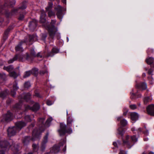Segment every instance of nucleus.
Here are the masks:
<instances>
[{
  "label": "nucleus",
  "instance_id": "obj_24",
  "mask_svg": "<svg viewBox=\"0 0 154 154\" xmlns=\"http://www.w3.org/2000/svg\"><path fill=\"white\" fill-rule=\"evenodd\" d=\"M14 68L12 65H10L8 66H4L3 67L4 69L6 70L9 72H11L13 70Z\"/></svg>",
  "mask_w": 154,
  "mask_h": 154
},
{
  "label": "nucleus",
  "instance_id": "obj_54",
  "mask_svg": "<svg viewBox=\"0 0 154 154\" xmlns=\"http://www.w3.org/2000/svg\"><path fill=\"white\" fill-rule=\"evenodd\" d=\"M11 29L10 28H8L5 32V34L6 35L8 34L9 32L10 31Z\"/></svg>",
  "mask_w": 154,
  "mask_h": 154
},
{
  "label": "nucleus",
  "instance_id": "obj_8",
  "mask_svg": "<svg viewBox=\"0 0 154 154\" xmlns=\"http://www.w3.org/2000/svg\"><path fill=\"white\" fill-rule=\"evenodd\" d=\"M48 133H47L45 136L44 137L42 142L40 149L41 151L42 152L44 151L45 149L46 146V144L48 142Z\"/></svg>",
  "mask_w": 154,
  "mask_h": 154
},
{
  "label": "nucleus",
  "instance_id": "obj_25",
  "mask_svg": "<svg viewBox=\"0 0 154 154\" xmlns=\"http://www.w3.org/2000/svg\"><path fill=\"white\" fill-rule=\"evenodd\" d=\"M20 10L19 9V8L13 9L11 12V14L12 15H16L19 12H20Z\"/></svg>",
  "mask_w": 154,
  "mask_h": 154
},
{
  "label": "nucleus",
  "instance_id": "obj_38",
  "mask_svg": "<svg viewBox=\"0 0 154 154\" xmlns=\"http://www.w3.org/2000/svg\"><path fill=\"white\" fill-rule=\"evenodd\" d=\"M16 55L17 56V59H18L20 61H23V58L25 57V56L24 55Z\"/></svg>",
  "mask_w": 154,
  "mask_h": 154
},
{
  "label": "nucleus",
  "instance_id": "obj_18",
  "mask_svg": "<svg viewBox=\"0 0 154 154\" xmlns=\"http://www.w3.org/2000/svg\"><path fill=\"white\" fill-rule=\"evenodd\" d=\"M12 114L9 111H8L7 113L4 116V118L6 121H11L12 119Z\"/></svg>",
  "mask_w": 154,
  "mask_h": 154
},
{
  "label": "nucleus",
  "instance_id": "obj_17",
  "mask_svg": "<svg viewBox=\"0 0 154 154\" xmlns=\"http://www.w3.org/2000/svg\"><path fill=\"white\" fill-rule=\"evenodd\" d=\"M26 41L21 42L15 47V50L17 51L22 52L23 51V48L22 47L21 45L23 43H26Z\"/></svg>",
  "mask_w": 154,
  "mask_h": 154
},
{
  "label": "nucleus",
  "instance_id": "obj_40",
  "mask_svg": "<svg viewBox=\"0 0 154 154\" xmlns=\"http://www.w3.org/2000/svg\"><path fill=\"white\" fill-rule=\"evenodd\" d=\"M17 59V56L15 55V57L12 59H11L8 61V63H13L14 61L16 60Z\"/></svg>",
  "mask_w": 154,
  "mask_h": 154
},
{
  "label": "nucleus",
  "instance_id": "obj_36",
  "mask_svg": "<svg viewBox=\"0 0 154 154\" xmlns=\"http://www.w3.org/2000/svg\"><path fill=\"white\" fill-rule=\"evenodd\" d=\"M33 117V115L30 116L29 115H26L25 117V120L27 122H30L32 121L31 118Z\"/></svg>",
  "mask_w": 154,
  "mask_h": 154
},
{
  "label": "nucleus",
  "instance_id": "obj_35",
  "mask_svg": "<svg viewBox=\"0 0 154 154\" xmlns=\"http://www.w3.org/2000/svg\"><path fill=\"white\" fill-rule=\"evenodd\" d=\"M152 100V99L150 97H147L144 98L143 101L145 104H146L148 102Z\"/></svg>",
  "mask_w": 154,
  "mask_h": 154
},
{
  "label": "nucleus",
  "instance_id": "obj_22",
  "mask_svg": "<svg viewBox=\"0 0 154 154\" xmlns=\"http://www.w3.org/2000/svg\"><path fill=\"white\" fill-rule=\"evenodd\" d=\"M35 70H36L37 71V69H32L31 70L26 72L24 74L23 78H25L28 77L32 74V72Z\"/></svg>",
  "mask_w": 154,
  "mask_h": 154
},
{
  "label": "nucleus",
  "instance_id": "obj_1",
  "mask_svg": "<svg viewBox=\"0 0 154 154\" xmlns=\"http://www.w3.org/2000/svg\"><path fill=\"white\" fill-rule=\"evenodd\" d=\"M73 119L71 116H67L66 119L67 125L63 123H60V128L58 131L60 136H63L66 133H71L72 130L71 128Z\"/></svg>",
  "mask_w": 154,
  "mask_h": 154
},
{
  "label": "nucleus",
  "instance_id": "obj_11",
  "mask_svg": "<svg viewBox=\"0 0 154 154\" xmlns=\"http://www.w3.org/2000/svg\"><path fill=\"white\" fill-rule=\"evenodd\" d=\"M59 51V49L56 47H54L52 49L51 52L48 53L46 57H52L55 54L58 53Z\"/></svg>",
  "mask_w": 154,
  "mask_h": 154
},
{
  "label": "nucleus",
  "instance_id": "obj_39",
  "mask_svg": "<svg viewBox=\"0 0 154 154\" xmlns=\"http://www.w3.org/2000/svg\"><path fill=\"white\" fill-rule=\"evenodd\" d=\"M47 11L48 12V14L49 17H51L52 16H55V12L51 10L49 11Z\"/></svg>",
  "mask_w": 154,
  "mask_h": 154
},
{
  "label": "nucleus",
  "instance_id": "obj_59",
  "mask_svg": "<svg viewBox=\"0 0 154 154\" xmlns=\"http://www.w3.org/2000/svg\"><path fill=\"white\" fill-rule=\"evenodd\" d=\"M119 154H126L123 150H120Z\"/></svg>",
  "mask_w": 154,
  "mask_h": 154
},
{
  "label": "nucleus",
  "instance_id": "obj_10",
  "mask_svg": "<svg viewBox=\"0 0 154 154\" xmlns=\"http://www.w3.org/2000/svg\"><path fill=\"white\" fill-rule=\"evenodd\" d=\"M55 9L57 11V17L59 19L61 20L63 18L62 7L60 5H58L55 8Z\"/></svg>",
  "mask_w": 154,
  "mask_h": 154
},
{
  "label": "nucleus",
  "instance_id": "obj_58",
  "mask_svg": "<svg viewBox=\"0 0 154 154\" xmlns=\"http://www.w3.org/2000/svg\"><path fill=\"white\" fill-rule=\"evenodd\" d=\"M143 133L145 135H147L149 134L148 131V130H146L145 131H143Z\"/></svg>",
  "mask_w": 154,
  "mask_h": 154
},
{
  "label": "nucleus",
  "instance_id": "obj_53",
  "mask_svg": "<svg viewBox=\"0 0 154 154\" xmlns=\"http://www.w3.org/2000/svg\"><path fill=\"white\" fill-rule=\"evenodd\" d=\"M47 104L49 106L53 104L52 102L49 100H47L46 102Z\"/></svg>",
  "mask_w": 154,
  "mask_h": 154
},
{
  "label": "nucleus",
  "instance_id": "obj_63",
  "mask_svg": "<svg viewBox=\"0 0 154 154\" xmlns=\"http://www.w3.org/2000/svg\"><path fill=\"white\" fill-rule=\"evenodd\" d=\"M62 2L63 3L66 4V0H63Z\"/></svg>",
  "mask_w": 154,
  "mask_h": 154
},
{
  "label": "nucleus",
  "instance_id": "obj_61",
  "mask_svg": "<svg viewBox=\"0 0 154 154\" xmlns=\"http://www.w3.org/2000/svg\"><path fill=\"white\" fill-rule=\"evenodd\" d=\"M30 57L28 54H27L26 57V60H29Z\"/></svg>",
  "mask_w": 154,
  "mask_h": 154
},
{
  "label": "nucleus",
  "instance_id": "obj_4",
  "mask_svg": "<svg viewBox=\"0 0 154 154\" xmlns=\"http://www.w3.org/2000/svg\"><path fill=\"white\" fill-rule=\"evenodd\" d=\"M56 23V20H52L50 25L48 27L50 37L52 39L54 38L55 33L57 30V28L54 26Z\"/></svg>",
  "mask_w": 154,
  "mask_h": 154
},
{
  "label": "nucleus",
  "instance_id": "obj_52",
  "mask_svg": "<svg viewBox=\"0 0 154 154\" xmlns=\"http://www.w3.org/2000/svg\"><path fill=\"white\" fill-rule=\"evenodd\" d=\"M34 96L40 98H42V96L40 95L38 93L36 92H35V94H34Z\"/></svg>",
  "mask_w": 154,
  "mask_h": 154
},
{
  "label": "nucleus",
  "instance_id": "obj_60",
  "mask_svg": "<svg viewBox=\"0 0 154 154\" xmlns=\"http://www.w3.org/2000/svg\"><path fill=\"white\" fill-rule=\"evenodd\" d=\"M38 57L40 58H42V55H40V53H38L37 55H36Z\"/></svg>",
  "mask_w": 154,
  "mask_h": 154
},
{
  "label": "nucleus",
  "instance_id": "obj_16",
  "mask_svg": "<svg viewBox=\"0 0 154 154\" xmlns=\"http://www.w3.org/2000/svg\"><path fill=\"white\" fill-rule=\"evenodd\" d=\"M46 14L43 10L41 11V14L40 15V22L42 23H45L46 21L45 17Z\"/></svg>",
  "mask_w": 154,
  "mask_h": 154
},
{
  "label": "nucleus",
  "instance_id": "obj_62",
  "mask_svg": "<svg viewBox=\"0 0 154 154\" xmlns=\"http://www.w3.org/2000/svg\"><path fill=\"white\" fill-rule=\"evenodd\" d=\"M113 144L114 145V146H115L116 147H117V144L116 142H114L113 143Z\"/></svg>",
  "mask_w": 154,
  "mask_h": 154
},
{
  "label": "nucleus",
  "instance_id": "obj_19",
  "mask_svg": "<svg viewBox=\"0 0 154 154\" xmlns=\"http://www.w3.org/2000/svg\"><path fill=\"white\" fill-rule=\"evenodd\" d=\"M130 115L131 119L132 121H136L138 118V115L137 113L135 112H131Z\"/></svg>",
  "mask_w": 154,
  "mask_h": 154
},
{
  "label": "nucleus",
  "instance_id": "obj_34",
  "mask_svg": "<svg viewBox=\"0 0 154 154\" xmlns=\"http://www.w3.org/2000/svg\"><path fill=\"white\" fill-rule=\"evenodd\" d=\"M53 4L51 2H50L48 3V6L46 8V11L51 10V9L52 8Z\"/></svg>",
  "mask_w": 154,
  "mask_h": 154
},
{
  "label": "nucleus",
  "instance_id": "obj_30",
  "mask_svg": "<svg viewBox=\"0 0 154 154\" xmlns=\"http://www.w3.org/2000/svg\"><path fill=\"white\" fill-rule=\"evenodd\" d=\"M37 36L35 35H32L29 36V40L30 42H32L35 41L37 39Z\"/></svg>",
  "mask_w": 154,
  "mask_h": 154
},
{
  "label": "nucleus",
  "instance_id": "obj_33",
  "mask_svg": "<svg viewBox=\"0 0 154 154\" xmlns=\"http://www.w3.org/2000/svg\"><path fill=\"white\" fill-rule=\"evenodd\" d=\"M33 150L35 152L37 151L39 149V145L38 143L37 144L33 143L32 145Z\"/></svg>",
  "mask_w": 154,
  "mask_h": 154
},
{
  "label": "nucleus",
  "instance_id": "obj_27",
  "mask_svg": "<svg viewBox=\"0 0 154 154\" xmlns=\"http://www.w3.org/2000/svg\"><path fill=\"white\" fill-rule=\"evenodd\" d=\"M6 75L5 73H0V82H2L6 78Z\"/></svg>",
  "mask_w": 154,
  "mask_h": 154
},
{
  "label": "nucleus",
  "instance_id": "obj_50",
  "mask_svg": "<svg viewBox=\"0 0 154 154\" xmlns=\"http://www.w3.org/2000/svg\"><path fill=\"white\" fill-rule=\"evenodd\" d=\"M30 55L33 57H35L36 56L35 52L34 50H32L30 52Z\"/></svg>",
  "mask_w": 154,
  "mask_h": 154
},
{
  "label": "nucleus",
  "instance_id": "obj_32",
  "mask_svg": "<svg viewBox=\"0 0 154 154\" xmlns=\"http://www.w3.org/2000/svg\"><path fill=\"white\" fill-rule=\"evenodd\" d=\"M10 76L11 77L15 79L18 76L17 73L14 71H11L9 73Z\"/></svg>",
  "mask_w": 154,
  "mask_h": 154
},
{
  "label": "nucleus",
  "instance_id": "obj_5",
  "mask_svg": "<svg viewBox=\"0 0 154 154\" xmlns=\"http://www.w3.org/2000/svg\"><path fill=\"white\" fill-rule=\"evenodd\" d=\"M39 131L35 129L32 132V137L31 138L30 137H25L23 140V142L25 145H26L29 143V141L31 140H34V139L36 138L38 135Z\"/></svg>",
  "mask_w": 154,
  "mask_h": 154
},
{
  "label": "nucleus",
  "instance_id": "obj_37",
  "mask_svg": "<svg viewBox=\"0 0 154 154\" xmlns=\"http://www.w3.org/2000/svg\"><path fill=\"white\" fill-rule=\"evenodd\" d=\"M118 134L121 135V136H122L124 133V130L122 129L121 128H119L118 129Z\"/></svg>",
  "mask_w": 154,
  "mask_h": 154
},
{
  "label": "nucleus",
  "instance_id": "obj_31",
  "mask_svg": "<svg viewBox=\"0 0 154 154\" xmlns=\"http://www.w3.org/2000/svg\"><path fill=\"white\" fill-rule=\"evenodd\" d=\"M137 91L136 92L133 89L132 90V91L130 92V94L131 95V97L132 99H133L135 98L136 95V93H137Z\"/></svg>",
  "mask_w": 154,
  "mask_h": 154
},
{
  "label": "nucleus",
  "instance_id": "obj_45",
  "mask_svg": "<svg viewBox=\"0 0 154 154\" xmlns=\"http://www.w3.org/2000/svg\"><path fill=\"white\" fill-rule=\"evenodd\" d=\"M129 106L130 108L133 110L136 109L137 108V106L135 104L131 105Z\"/></svg>",
  "mask_w": 154,
  "mask_h": 154
},
{
  "label": "nucleus",
  "instance_id": "obj_43",
  "mask_svg": "<svg viewBox=\"0 0 154 154\" xmlns=\"http://www.w3.org/2000/svg\"><path fill=\"white\" fill-rule=\"evenodd\" d=\"M31 86L29 82H27L25 83L24 84V87L26 88H28Z\"/></svg>",
  "mask_w": 154,
  "mask_h": 154
},
{
  "label": "nucleus",
  "instance_id": "obj_13",
  "mask_svg": "<svg viewBox=\"0 0 154 154\" xmlns=\"http://www.w3.org/2000/svg\"><path fill=\"white\" fill-rule=\"evenodd\" d=\"M45 119L42 118H40L38 119V123H39L40 130L41 131V132L43 131L45 127V124L43 123L44 122Z\"/></svg>",
  "mask_w": 154,
  "mask_h": 154
},
{
  "label": "nucleus",
  "instance_id": "obj_46",
  "mask_svg": "<svg viewBox=\"0 0 154 154\" xmlns=\"http://www.w3.org/2000/svg\"><path fill=\"white\" fill-rule=\"evenodd\" d=\"M26 6L25 4H23V5L20 7H19V9H20V10H23L26 8Z\"/></svg>",
  "mask_w": 154,
  "mask_h": 154
},
{
  "label": "nucleus",
  "instance_id": "obj_44",
  "mask_svg": "<svg viewBox=\"0 0 154 154\" xmlns=\"http://www.w3.org/2000/svg\"><path fill=\"white\" fill-rule=\"evenodd\" d=\"M13 89L14 90H17L18 89V87L17 86V84L15 82L13 85Z\"/></svg>",
  "mask_w": 154,
  "mask_h": 154
},
{
  "label": "nucleus",
  "instance_id": "obj_57",
  "mask_svg": "<svg viewBox=\"0 0 154 154\" xmlns=\"http://www.w3.org/2000/svg\"><path fill=\"white\" fill-rule=\"evenodd\" d=\"M47 35L46 34H43L42 36V39L44 40L47 37Z\"/></svg>",
  "mask_w": 154,
  "mask_h": 154
},
{
  "label": "nucleus",
  "instance_id": "obj_48",
  "mask_svg": "<svg viewBox=\"0 0 154 154\" xmlns=\"http://www.w3.org/2000/svg\"><path fill=\"white\" fill-rule=\"evenodd\" d=\"M48 71L46 70H42L40 71V73L41 75H43L46 73H47Z\"/></svg>",
  "mask_w": 154,
  "mask_h": 154
},
{
  "label": "nucleus",
  "instance_id": "obj_20",
  "mask_svg": "<svg viewBox=\"0 0 154 154\" xmlns=\"http://www.w3.org/2000/svg\"><path fill=\"white\" fill-rule=\"evenodd\" d=\"M136 87L139 89L142 88L143 90H144L146 88L147 85L144 82L140 83L139 84H137Z\"/></svg>",
  "mask_w": 154,
  "mask_h": 154
},
{
  "label": "nucleus",
  "instance_id": "obj_26",
  "mask_svg": "<svg viewBox=\"0 0 154 154\" xmlns=\"http://www.w3.org/2000/svg\"><path fill=\"white\" fill-rule=\"evenodd\" d=\"M52 120V118H49L47 119L45 124V127H48L49 126Z\"/></svg>",
  "mask_w": 154,
  "mask_h": 154
},
{
  "label": "nucleus",
  "instance_id": "obj_6",
  "mask_svg": "<svg viewBox=\"0 0 154 154\" xmlns=\"http://www.w3.org/2000/svg\"><path fill=\"white\" fill-rule=\"evenodd\" d=\"M66 139H64L63 140L62 142H60L59 143V146H63L64 145V148L63 149V151L64 152H65L66 150ZM60 150V146L55 145L54 146L51 150V152L54 153H58Z\"/></svg>",
  "mask_w": 154,
  "mask_h": 154
},
{
  "label": "nucleus",
  "instance_id": "obj_15",
  "mask_svg": "<svg viewBox=\"0 0 154 154\" xmlns=\"http://www.w3.org/2000/svg\"><path fill=\"white\" fill-rule=\"evenodd\" d=\"M117 120L118 121H120L121 125L124 127L127 124V121L122 116L119 117L117 118Z\"/></svg>",
  "mask_w": 154,
  "mask_h": 154
},
{
  "label": "nucleus",
  "instance_id": "obj_2",
  "mask_svg": "<svg viewBox=\"0 0 154 154\" xmlns=\"http://www.w3.org/2000/svg\"><path fill=\"white\" fill-rule=\"evenodd\" d=\"M26 125V123L23 121H20L16 124V126L9 127L7 130L8 134L9 137L14 135L17 131L21 130Z\"/></svg>",
  "mask_w": 154,
  "mask_h": 154
},
{
  "label": "nucleus",
  "instance_id": "obj_28",
  "mask_svg": "<svg viewBox=\"0 0 154 154\" xmlns=\"http://www.w3.org/2000/svg\"><path fill=\"white\" fill-rule=\"evenodd\" d=\"M8 91L7 90L5 91L1 92L0 93V97L4 98L8 94Z\"/></svg>",
  "mask_w": 154,
  "mask_h": 154
},
{
  "label": "nucleus",
  "instance_id": "obj_51",
  "mask_svg": "<svg viewBox=\"0 0 154 154\" xmlns=\"http://www.w3.org/2000/svg\"><path fill=\"white\" fill-rule=\"evenodd\" d=\"M16 90H12L11 91V94L13 97H14L16 95Z\"/></svg>",
  "mask_w": 154,
  "mask_h": 154
},
{
  "label": "nucleus",
  "instance_id": "obj_64",
  "mask_svg": "<svg viewBox=\"0 0 154 154\" xmlns=\"http://www.w3.org/2000/svg\"><path fill=\"white\" fill-rule=\"evenodd\" d=\"M149 154H154V153L152 152H149Z\"/></svg>",
  "mask_w": 154,
  "mask_h": 154
},
{
  "label": "nucleus",
  "instance_id": "obj_55",
  "mask_svg": "<svg viewBox=\"0 0 154 154\" xmlns=\"http://www.w3.org/2000/svg\"><path fill=\"white\" fill-rule=\"evenodd\" d=\"M24 18V16L23 14H20V17L19 18V20H23Z\"/></svg>",
  "mask_w": 154,
  "mask_h": 154
},
{
  "label": "nucleus",
  "instance_id": "obj_9",
  "mask_svg": "<svg viewBox=\"0 0 154 154\" xmlns=\"http://www.w3.org/2000/svg\"><path fill=\"white\" fill-rule=\"evenodd\" d=\"M24 107L25 110H26L28 109H30L35 112L36 111L38 110L40 107L39 104L37 103L35 104L32 107H30L28 105H24Z\"/></svg>",
  "mask_w": 154,
  "mask_h": 154
},
{
  "label": "nucleus",
  "instance_id": "obj_3",
  "mask_svg": "<svg viewBox=\"0 0 154 154\" xmlns=\"http://www.w3.org/2000/svg\"><path fill=\"white\" fill-rule=\"evenodd\" d=\"M123 143L128 148H130L137 141V138L135 135L131 136L130 137L129 135H127L125 139H123Z\"/></svg>",
  "mask_w": 154,
  "mask_h": 154
},
{
  "label": "nucleus",
  "instance_id": "obj_47",
  "mask_svg": "<svg viewBox=\"0 0 154 154\" xmlns=\"http://www.w3.org/2000/svg\"><path fill=\"white\" fill-rule=\"evenodd\" d=\"M128 112V109L126 108H125L124 109L123 115L124 116H126Z\"/></svg>",
  "mask_w": 154,
  "mask_h": 154
},
{
  "label": "nucleus",
  "instance_id": "obj_29",
  "mask_svg": "<svg viewBox=\"0 0 154 154\" xmlns=\"http://www.w3.org/2000/svg\"><path fill=\"white\" fill-rule=\"evenodd\" d=\"M153 60L154 59L153 57H150L146 58V61L148 64H151L153 63Z\"/></svg>",
  "mask_w": 154,
  "mask_h": 154
},
{
  "label": "nucleus",
  "instance_id": "obj_49",
  "mask_svg": "<svg viewBox=\"0 0 154 154\" xmlns=\"http://www.w3.org/2000/svg\"><path fill=\"white\" fill-rule=\"evenodd\" d=\"M153 70L152 69H149L148 71V73L149 75H153Z\"/></svg>",
  "mask_w": 154,
  "mask_h": 154
},
{
  "label": "nucleus",
  "instance_id": "obj_12",
  "mask_svg": "<svg viewBox=\"0 0 154 154\" xmlns=\"http://www.w3.org/2000/svg\"><path fill=\"white\" fill-rule=\"evenodd\" d=\"M147 112L148 114L154 116V105L151 104L149 105L146 108Z\"/></svg>",
  "mask_w": 154,
  "mask_h": 154
},
{
  "label": "nucleus",
  "instance_id": "obj_42",
  "mask_svg": "<svg viewBox=\"0 0 154 154\" xmlns=\"http://www.w3.org/2000/svg\"><path fill=\"white\" fill-rule=\"evenodd\" d=\"M22 104L20 101L19 103L16 104L15 106V107L17 109H20L21 108L22 106Z\"/></svg>",
  "mask_w": 154,
  "mask_h": 154
},
{
  "label": "nucleus",
  "instance_id": "obj_7",
  "mask_svg": "<svg viewBox=\"0 0 154 154\" xmlns=\"http://www.w3.org/2000/svg\"><path fill=\"white\" fill-rule=\"evenodd\" d=\"M11 146L6 141L1 142L0 143V154H5L3 148H9Z\"/></svg>",
  "mask_w": 154,
  "mask_h": 154
},
{
  "label": "nucleus",
  "instance_id": "obj_56",
  "mask_svg": "<svg viewBox=\"0 0 154 154\" xmlns=\"http://www.w3.org/2000/svg\"><path fill=\"white\" fill-rule=\"evenodd\" d=\"M37 69V71L36 70H34L33 72H32V74L33 73L35 74H37L38 73V69L37 68H34V69Z\"/></svg>",
  "mask_w": 154,
  "mask_h": 154
},
{
  "label": "nucleus",
  "instance_id": "obj_41",
  "mask_svg": "<svg viewBox=\"0 0 154 154\" xmlns=\"http://www.w3.org/2000/svg\"><path fill=\"white\" fill-rule=\"evenodd\" d=\"M142 129L141 128H139L137 130H135L134 128H132V131H134V133H139V132H141L142 131Z\"/></svg>",
  "mask_w": 154,
  "mask_h": 154
},
{
  "label": "nucleus",
  "instance_id": "obj_23",
  "mask_svg": "<svg viewBox=\"0 0 154 154\" xmlns=\"http://www.w3.org/2000/svg\"><path fill=\"white\" fill-rule=\"evenodd\" d=\"M23 97L24 99L28 101L31 97V94L30 93H24L23 94Z\"/></svg>",
  "mask_w": 154,
  "mask_h": 154
},
{
  "label": "nucleus",
  "instance_id": "obj_14",
  "mask_svg": "<svg viewBox=\"0 0 154 154\" xmlns=\"http://www.w3.org/2000/svg\"><path fill=\"white\" fill-rule=\"evenodd\" d=\"M37 22L35 20H33L29 22V27L30 29L33 31L36 27L37 25Z\"/></svg>",
  "mask_w": 154,
  "mask_h": 154
},
{
  "label": "nucleus",
  "instance_id": "obj_21",
  "mask_svg": "<svg viewBox=\"0 0 154 154\" xmlns=\"http://www.w3.org/2000/svg\"><path fill=\"white\" fill-rule=\"evenodd\" d=\"M16 2L15 0H12L10 2L9 0H5V5L13 6L15 4Z\"/></svg>",
  "mask_w": 154,
  "mask_h": 154
}]
</instances>
